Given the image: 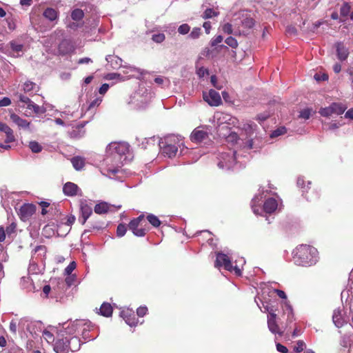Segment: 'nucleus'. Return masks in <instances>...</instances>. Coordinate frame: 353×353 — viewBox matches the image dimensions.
<instances>
[{"label": "nucleus", "instance_id": "nucleus-7", "mask_svg": "<svg viewBox=\"0 0 353 353\" xmlns=\"http://www.w3.org/2000/svg\"><path fill=\"white\" fill-rule=\"evenodd\" d=\"M222 117H219L218 123V132L219 133V136L222 137H225L228 141H237L238 136L235 132H230V129L227 125H224L223 122L228 120V118L230 117L227 114H221Z\"/></svg>", "mask_w": 353, "mask_h": 353}, {"label": "nucleus", "instance_id": "nucleus-21", "mask_svg": "<svg viewBox=\"0 0 353 353\" xmlns=\"http://www.w3.org/2000/svg\"><path fill=\"white\" fill-rule=\"evenodd\" d=\"M21 286L27 292H34L36 290L33 280L29 275L21 277Z\"/></svg>", "mask_w": 353, "mask_h": 353}, {"label": "nucleus", "instance_id": "nucleus-30", "mask_svg": "<svg viewBox=\"0 0 353 353\" xmlns=\"http://www.w3.org/2000/svg\"><path fill=\"white\" fill-rule=\"evenodd\" d=\"M43 16L49 21H54L58 17V12L52 8H48L43 12Z\"/></svg>", "mask_w": 353, "mask_h": 353}, {"label": "nucleus", "instance_id": "nucleus-9", "mask_svg": "<svg viewBox=\"0 0 353 353\" xmlns=\"http://www.w3.org/2000/svg\"><path fill=\"white\" fill-rule=\"evenodd\" d=\"M151 99V94L148 92L145 88H139V90L134 94L132 97V100L129 102L130 103H134L139 108H143Z\"/></svg>", "mask_w": 353, "mask_h": 353}, {"label": "nucleus", "instance_id": "nucleus-55", "mask_svg": "<svg viewBox=\"0 0 353 353\" xmlns=\"http://www.w3.org/2000/svg\"><path fill=\"white\" fill-rule=\"evenodd\" d=\"M102 102V97H97L95 99H94L92 101L90 102L88 109H92L94 107L99 106L101 103Z\"/></svg>", "mask_w": 353, "mask_h": 353}, {"label": "nucleus", "instance_id": "nucleus-48", "mask_svg": "<svg viewBox=\"0 0 353 353\" xmlns=\"http://www.w3.org/2000/svg\"><path fill=\"white\" fill-rule=\"evenodd\" d=\"M305 347V344L303 341H298L296 342V345L294 347V350L296 352L299 353L302 352Z\"/></svg>", "mask_w": 353, "mask_h": 353}, {"label": "nucleus", "instance_id": "nucleus-29", "mask_svg": "<svg viewBox=\"0 0 353 353\" xmlns=\"http://www.w3.org/2000/svg\"><path fill=\"white\" fill-rule=\"evenodd\" d=\"M92 208L87 204H81V212L82 216V223L84 224L92 214Z\"/></svg>", "mask_w": 353, "mask_h": 353}, {"label": "nucleus", "instance_id": "nucleus-6", "mask_svg": "<svg viewBox=\"0 0 353 353\" xmlns=\"http://www.w3.org/2000/svg\"><path fill=\"white\" fill-rule=\"evenodd\" d=\"M215 267H223L228 271H234L236 275H241V268L237 265L234 266L231 263L230 257L222 252H218L216 254Z\"/></svg>", "mask_w": 353, "mask_h": 353}, {"label": "nucleus", "instance_id": "nucleus-49", "mask_svg": "<svg viewBox=\"0 0 353 353\" xmlns=\"http://www.w3.org/2000/svg\"><path fill=\"white\" fill-rule=\"evenodd\" d=\"M311 184L310 181H307V188L305 186V181L303 178H298L297 185L299 187L303 189V192H305L307 188H310L309 185Z\"/></svg>", "mask_w": 353, "mask_h": 353}, {"label": "nucleus", "instance_id": "nucleus-22", "mask_svg": "<svg viewBox=\"0 0 353 353\" xmlns=\"http://www.w3.org/2000/svg\"><path fill=\"white\" fill-rule=\"evenodd\" d=\"M0 131L6 134L5 142L9 143L15 141L13 130L6 123L0 122Z\"/></svg>", "mask_w": 353, "mask_h": 353}, {"label": "nucleus", "instance_id": "nucleus-56", "mask_svg": "<svg viewBox=\"0 0 353 353\" xmlns=\"http://www.w3.org/2000/svg\"><path fill=\"white\" fill-rule=\"evenodd\" d=\"M76 268V263L74 261L71 262L65 269V274L69 275Z\"/></svg>", "mask_w": 353, "mask_h": 353}, {"label": "nucleus", "instance_id": "nucleus-1", "mask_svg": "<svg viewBox=\"0 0 353 353\" xmlns=\"http://www.w3.org/2000/svg\"><path fill=\"white\" fill-rule=\"evenodd\" d=\"M293 260L296 265L309 267L315 265L318 260L317 250L308 245H300L292 252Z\"/></svg>", "mask_w": 353, "mask_h": 353}, {"label": "nucleus", "instance_id": "nucleus-14", "mask_svg": "<svg viewBox=\"0 0 353 353\" xmlns=\"http://www.w3.org/2000/svg\"><path fill=\"white\" fill-rule=\"evenodd\" d=\"M36 206L31 203H25L19 210L18 214L23 221L28 220L35 212Z\"/></svg>", "mask_w": 353, "mask_h": 353}, {"label": "nucleus", "instance_id": "nucleus-63", "mask_svg": "<svg viewBox=\"0 0 353 353\" xmlns=\"http://www.w3.org/2000/svg\"><path fill=\"white\" fill-rule=\"evenodd\" d=\"M154 82L158 85H163L165 81H168L167 78L163 77H157L154 79Z\"/></svg>", "mask_w": 353, "mask_h": 353}, {"label": "nucleus", "instance_id": "nucleus-38", "mask_svg": "<svg viewBox=\"0 0 353 353\" xmlns=\"http://www.w3.org/2000/svg\"><path fill=\"white\" fill-rule=\"evenodd\" d=\"M29 148L32 152L38 153L41 151V145L37 141H30L29 143Z\"/></svg>", "mask_w": 353, "mask_h": 353}, {"label": "nucleus", "instance_id": "nucleus-8", "mask_svg": "<svg viewBox=\"0 0 353 353\" xmlns=\"http://www.w3.org/2000/svg\"><path fill=\"white\" fill-rule=\"evenodd\" d=\"M265 312H268V327L269 330L273 334L282 336L285 329L283 326L279 325L276 321V314L274 311L268 306L265 307Z\"/></svg>", "mask_w": 353, "mask_h": 353}, {"label": "nucleus", "instance_id": "nucleus-54", "mask_svg": "<svg viewBox=\"0 0 353 353\" xmlns=\"http://www.w3.org/2000/svg\"><path fill=\"white\" fill-rule=\"evenodd\" d=\"M200 34H201V28H193V30L190 32L189 37L191 39H195L199 38Z\"/></svg>", "mask_w": 353, "mask_h": 353}, {"label": "nucleus", "instance_id": "nucleus-45", "mask_svg": "<svg viewBox=\"0 0 353 353\" xmlns=\"http://www.w3.org/2000/svg\"><path fill=\"white\" fill-rule=\"evenodd\" d=\"M127 231V228L125 224L121 223L117 226V234L119 237H122L125 235Z\"/></svg>", "mask_w": 353, "mask_h": 353}, {"label": "nucleus", "instance_id": "nucleus-37", "mask_svg": "<svg viewBox=\"0 0 353 353\" xmlns=\"http://www.w3.org/2000/svg\"><path fill=\"white\" fill-rule=\"evenodd\" d=\"M83 12L80 9H75L72 12L71 17L74 21H79L83 17Z\"/></svg>", "mask_w": 353, "mask_h": 353}, {"label": "nucleus", "instance_id": "nucleus-35", "mask_svg": "<svg viewBox=\"0 0 353 353\" xmlns=\"http://www.w3.org/2000/svg\"><path fill=\"white\" fill-rule=\"evenodd\" d=\"M110 206L109 205L105 202H102L99 204H97L94 207V212L97 214H104L108 212L109 210Z\"/></svg>", "mask_w": 353, "mask_h": 353}, {"label": "nucleus", "instance_id": "nucleus-33", "mask_svg": "<svg viewBox=\"0 0 353 353\" xmlns=\"http://www.w3.org/2000/svg\"><path fill=\"white\" fill-rule=\"evenodd\" d=\"M71 162L74 168L77 170H81L84 166V159L79 157L72 158Z\"/></svg>", "mask_w": 353, "mask_h": 353}, {"label": "nucleus", "instance_id": "nucleus-51", "mask_svg": "<svg viewBox=\"0 0 353 353\" xmlns=\"http://www.w3.org/2000/svg\"><path fill=\"white\" fill-rule=\"evenodd\" d=\"M10 46L13 51L16 52H19L23 50V45L18 43L15 41L10 42Z\"/></svg>", "mask_w": 353, "mask_h": 353}, {"label": "nucleus", "instance_id": "nucleus-25", "mask_svg": "<svg viewBox=\"0 0 353 353\" xmlns=\"http://www.w3.org/2000/svg\"><path fill=\"white\" fill-rule=\"evenodd\" d=\"M208 137L205 131L199 128H196L191 134V140L196 143H199L205 140Z\"/></svg>", "mask_w": 353, "mask_h": 353}, {"label": "nucleus", "instance_id": "nucleus-24", "mask_svg": "<svg viewBox=\"0 0 353 353\" xmlns=\"http://www.w3.org/2000/svg\"><path fill=\"white\" fill-rule=\"evenodd\" d=\"M79 190V189L77 185L72 182L66 183L63 188L64 194L70 196L77 195Z\"/></svg>", "mask_w": 353, "mask_h": 353}, {"label": "nucleus", "instance_id": "nucleus-34", "mask_svg": "<svg viewBox=\"0 0 353 353\" xmlns=\"http://www.w3.org/2000/svg\"><path fill=\"white\" fill-rule=\"evenodd\" d=\"M241 30H244L245 31V34H247V30L253 27L254 23V20L252 18H245L241 21Z\"/></svg>", "mask_w": 353, "mask_h": 353}, {"label": "nucleus", "instance_id": "nucleus-62", "mask_svg": "<svg viewBox=\"0 0 353 353\" xmlns=\"http://www.w3.org/2000/svg\"><path fill=\"white\" fill-rule=\"evenodd\" d=\"M19 99L21 102L26 103L27 105L32 101L28 97L21 94H18Z\"/></svg>", "mask_w": 353, "mask_h": 353}, {"label": "nucleus", "instance_id": "nucleus-2", "mask_svg": "<svg viewBox=\"0 0 353 353\" xmlns=\"http://www.w3.org/2000/svg\"><path fill=\"white\" fill-rule=\"evenodd\" d=\"M129 147L125 142H114L109 144L107 147V153L110 157L106 159V163H111L113 168H120L128 161Z\"/></svg>", "mask_w": 353, "mask_h": 353}, {"label": "nucleus", "instance_id": "nucleus-18", "mask_svg": "<svg viewBox=\"0 0 353 353\" xmlns=\"http://www.w3.org/2000/svg\"><path fill=\"white\" fill-rule=\"evenodd\" d=\"M54 350L57 353H68V345L66 343L65 337H59L57 335V340L54 344Z\"/></svg>", "mask_w": 353, "mask_h": 353}, {"label": "nucleus", "instance_id": "nucleus-43", "mask_svg": "<svg viewBox=\"0 0 353 353\" xmlns=\"http://www.w3.org/2000/svg\"><path fill=\"white\" fill-rule=\"evenodd\" d=\"M351 10V7L348 3H345L341 8L340 12L343 17H346L349 14Z\"/></svg>", "mask_w": 353, "mask_h": 353}, {"label": "nucleus", "instance_id": "nucleus-27", "mask_svg": "<svg viewBox=\"0 0 353 353\" xmlns=\"http://www.w3.org/2000/svg\"><path fill=\"white\" fill-rule=\"evenodd\" d=\"M336 48L338 59L341 61L345 60L349 55L348 49L341 43H338Z\"/></svg>", "mask_w": 353, "mask_h": 353}, {"label": "nucleus", "instance_id": "nucleus-28", "mask_svg": "<svg viewBox=\"0 0 353 353\" xmlns=\"http://www.w3.org/2000/svg\"><path fill=\"white\" fill-rule=\"evenodd\" d=\"M105 59L113 69L121 67L123 61L119 57L113 55H108Z\"/></svg>", "mask_w": 353, "mask_h": 353}, {"label": "nucleus", "instance_id": "nucleus-47", "mask_svg": "<svg viewBox=\"0 0 353 353\" xmlns=\"http://www.w3.org/2000/svg\"><path fill=\"white\" fill-rule=\"evenodd\" d=\"M225 43L232 48H236L238 46L237 41L232 37H228L225 41Z\"/></svg>", "mask_w": 353, "mask_h": 353}, {"label": "nucleus", "instance_id": "nucleus-57", "mask_svg": "<svg viewBox=\"0 0 353 353\" xmlns=\"http://www.w3.org/2000/svg\"><path fill=\"white\" fill-rule=\"evenodd\" d=\"M68 45V41H62L60 44H59V52L63 53V54H65V53H68L69 52V50H70V49L68 50V49H63V48Z\"/></svg>", "mask_w": 353, "mask_h": 353}, {"label": "nucleus", "instance_id": "nucleus-44", "mask_svg": "<svg viewBox=\"0 0 353 353\" xmlns=\"http://www.w3.org/2000/svg\"><path fill=\"white\" fill-rule=\"evenodd\" d=\"M285 133H286V128L285 127H280L272 132L270 137H277L280 135L284 134Z\"/></svg>", "mask_w": 353, "mask_h": 353}, {"label": "nucleus", "instance_id": "nucleus-31", "mask_svg": "<svg viewBox=\"0 0 353 353\" xmlns=\"http://www.w3.org/2000/svg\"><path fill=\"white\" fill-rule=\"evenodd\" d=\"M100 314L106 317L110 316L112 314L111 305L108 303H103L100 307Z\"/></svg>", "mask_w": 353, "mask_h": 353}, {"label": "nucleus", "instance_id": "nucleus-3", "mask_svg": "<svg viewBox=\"0 0 353 353\" xmlns=\"http://www.w3.org/2000/svg\"><path fill=\"white\" fill-rule=\"evenodd\" d=\"M77 327H83L84 331H90V323L85 320H75L64 323L57 330L59 337H70L77 335Z\"/></svg>", "mask_w": 353, "mask_h": 353}, {"label": "nucleus", "instance_id": "nucleus-17", "mask_svg": "<svg viewBox=\"0 0 353 353\" xmlns=\"http://www.w3.org/2000/svg\"><path fill=\"white\" fill-rule=\"evenodd\" d=\"M120 315L130 326L132 327L137 325L138 321H137L134 312L132 310H121Z\"/></svg>", "mask_w": 353, "mask_h": 353}, {"label": "nucleus", "instance_id": "nucleus-40", "mask_svg": "<svg viewBox=\"0 0 353 353\" xmlns=\"http://www.w3.org/2000/svg\"><path fill=\"white\" fill-rule=\"evenodd\" d=\"M147 219L150 223H151L154 227H159L161 224V221L158 217L153 214H149Z\"/></svg>", "mask_w": 353, "mask_h": 353}, {"label": "nucleus", "instance_id": "nucleus-20", "mask_svg": "<svg viewBox=\"0 0 353 353\" xmlns=\"http://www.w3.org/2000/svg\"><path fill=\"white\" fill-rule=\"evenodd\" d=\"M46 112L44 106H39L34 103L32 101L27 105V111L25 113L26 116H31L32 113L43 114Z\"/></svg>", "mask_w": 353, "mask_h": 353}, {"label": "nucleus", "instance_id": "nucleus-15", "mask_svg": "<svg viewBox=\"0 0 353 353\" xmlns=\"http://www.w3.org/2000/svg\"><path fill=\"white\" fill-rule=\"evenodd\" d=\"M222 30L224 33L228 34H234L235 36L245 35V31L241 30L238 23L235 22L234 24L227 23L222 26Z\"/></svg>", "mask_w": 353, "mask_h": 353}, {"label": "nucleus", "instance_id": "nucleus-5", "mask_svg": "<svg viewBox=\"0 0 353 353\" xmlns=\"http://www.w3.org/2000/svg\"><path fill=\"white\" fill-rule=\"evenodd\" d=\"M217 165L219 168L230 170L236 164V151L228 149L219 153Z\"/></svg>", "mask_w": 353, "mask_h": 353}, {"label": "nucleus", "instance_id": "nucleus-58", "mask_svg": "<svg viewBox=\"0 0 353 353\" xmlns=\"http://www.w3.org/2000/svg\"><path fill=\"white\" fill-rule=\"evenodd\" d=\"M30 323L27 319H21L19 323V327L20 329H24L25 327H27L28 330H30Z\"/></svg>", "mask_w": 353, "mask_h": 353}, {"label": "nucleus", "instance_id": "nucleus-36", "mask_svg": "<svg viewBox=\"0 0 353 353\" xmlns=\"http://www.w3.org/2000/svg\"><path fill=\"white\" fill-rule=\"evenodd\" d=\"M75 219H75V216L74 215H69V216H67L65 222L62 223V225H60L59 227L65 226V227H67L65 230L67 232H69L70 230V226L75 221Z\"/></svg>", "mask_w": 353, "mask_h": 353}, {"label": "nucleus", "instance_id": "nucleus-59", "mask_svg": "<svg viewBox=\"0 0 353 353\" xmlns=\"http://www.w3.org/2000/svg\"><path fill=\"white\" fill-rule=\"evenodd\" d=\"M11 104V100L8 97H3L0 100V107H6Z\"/></svg>", "mask_w": 353, "mask_h": 353}, {"label": "nucleus", "instance_id": "nucleus-12", "mask_svg": "<svg viewBox=\"0 0 353 353\" xmlns=\"http://www.w3.org/2000/svg\"><path fill=\"white\" fill-rule=\"evenodd\" d=\"M203 98L211 106H218L221 103V98L219 92L214 90H209L208 92L203 93Z\"/></svg>", "mask_w": 353, "mask_h": 353}, {"label": "nucleus", "instance_id": "nucleus-13", "mask_svg": "<svg viewBox=\"0 0 353 353\" xmlns=\"http://www.w3.org/2000/svg\"><path fill=\"white\" fill-rule=\"evenodd\" d=\"M143 219L144 216L140 215L137 218L132 219L128 225L129 229L132 230L135 236H143L145 234V230L144 228H139V226L141 225V222Z\"/></svg>", "mask_w": 353, "mask_h": 353}, {"label": "nucleus", "instance_id": "nucleus-50", "mask_svg": "<svg viewBox=\"0 0 353 353\" xmlns=\"http://www.w3.org/2000/svg\"><path fill=\"white\" fill-rule=\"evenodd\" d=\"M311 115V109L310 108H305L302 110L300 112L299 117L304 119H308Z\"/></svg>", "mask_w": 353, "mask_h": 353}, {"label": "nucleus", "instance_id": "nucleus-11", "mask_svg": "<svg viewBox=\"0 0 353 353\" xmlns=\"http://www.w3.org/2000/svg\"><path fill=\"white\" fill-rule=\"evenodd\" d=\"M277 295L284 299L283 302L282 303V308L283 310V315L287 316V322L288 323H292L293 321V310L292 306L289 304V302L287 301V296L285 293V292L280 290H275Z\"/></svg>", "mask_w": 353, "mask_h": 353}, {"label": "nucleus", "instance_id": "nucleus-61", "mask_svg": "<svg viewBox=\"0 0 353 353\" xmlns=\"http://www.w3.org/2000/svg\"><path fill=\"white\" fill-rule=\"evenodd\" d=\"M75 278H76V276L74 274L68 275V276L65 278V282H66L67 285L68 286H71L72 285H73Z\"/></svg>", "mask_w": 353, "mask_h": 353}, {"label": "nucleus", "instance_id": "nucleus-41", "mask_svg": "<svg viewBox=\"0 0 353 353\" xmlns=\"http://www.w3.org/2000/svg\"><path fill=\"white\" fill-rule=\"evenodd\" d=\"M43 337L49 343L54 341V337L51 331L44 330L43 332Z\"/></svg>", "mask_w": 353, "mask_h": 353}, {"label": "nucleus", "instance_id": "nucleus-39", "mask_svg": "<svg viewBox=\"0 0 353 353\" xmlns=\"http://www.w3.org/2000/svg\"><path fill=\"white\" fill-rule=\"evenodd\" d=\"M218 14H219V12H217L212 8H208L203 12V17L204 19H210L213 17L217 16Z\"/></svg>", "mask_w": 353, "mask_h": 353}, {"label": "nucleus", "instance_id": "nucleus-60", "mask_svg": "<svg viewBox=\"0 0 353 353\" xmlns=\"http://www.w3.org/2000/svg\"><path fill=\"white\" fill-rule=\"evenodd\" d=\"M223 37L221 35L216 36L211 41L212 46H215L223 41Z\"/></svg>", "mask_w": 353, "mask_h": 353}, {"label": "nucleus", "instance_id": "nucleus-19", "mask_svg": "<svg viewBox=\"0 0 353 353\" xmlns=\"http://www.w3.org/2000/svg\"><path fill=\"white\" fill-rule=\"evenodd\" d=\"M65 339L66 340V343L68 345V350H71L72 352H76L79 350L81 346L80 339L77 335L68 337L65 336Z\"/></svg>", "mask_w": 353, "mask_h": 353}, {"label": "nucleus", "instance_id": "nucleus-46", "mask_svg": "<svg viewBox=\"0 0 353 353\" xmlns=\"http://www.w3.org/2000/svg\"><path fill=\"white\" fill-rule=\"evenodd\" d=\"M35 85H36V84L34 83L28 81L24 83V84L23 85V89L24 92H29L34 90Z\"/></svg>", "mask_w": 353, "mask_h": 353}, {"label": "nucleus", "instance_id": "nucleus-10", "mask_svg": "<svg viewBox=\"0 0 353 353\" xmlns=\"http://www.w3.org/2000/svg\"><path fill=\"white\" fill-rule=\"evenodd\" d=\"M347 107L342 103H333L328 107L322 108L319 110V114L325 117H332L334 115L342 114Z\"/></svg>", "mask_w": 353, "mask_h": 353}, {"label": "nucleus", "instance_id": "nucleus-52", "mask_svg": "<svg viewBox=\"0 0 353 353\" xmlns=\"http://www.w3.org/2000/svg\"><path fill=\"white\" fill-rule=\"evenodd\" d=\"M105 79L108 80H113L116 79H119L121 81H124L125 79L123 77H122L120 74L118 73H110L108 74L105 77Z\"/></svg>", "mask_w": 353, "mask_h": 353}, {"label": "nucleus", "instance_id": "nucleus-53", "mask_svg": "<svg viewBox=\"0 0 353 353\" xmlns=\"http://www.w3.org/2000/svg\"><path fill=\"white\" fill-rule=\"evenodd\" d=\"M190 26L188 24L184 23L179 27L178 32L181 34H186L190 31Z\"/></svg>", "mask_w": 353, "mask_h": 353}, {"label": "nucleus", "instance_id": "nucleus-16", "mask_svg": "<svg viewBox=\"0 0 353 353\" xmlns=\"http://www.w3.org/2000/svg\"><path fill=\"white\" fill-rule=\"evenodd\" d=\"M343 308L338 307L334 310L332 315V321L337 327H341L346 322V318L343 312Z\"/></svg>", "mask_w": 353, "mask_h": 353}, {"label": "nucleus", "instance_id": "nucleus-42", "mask_svg": "<svg viewBox=\"0 0 353 353\" xmlns=\"http://www.w3.org/2000/svg\"><path fill=\"white\" fill-rule=\"evenodd\" d=\"M165 37L163 33L154 34L152 37V41L157 43H162L165 40Z\"/></svg>", "mask_w": 353, "mask_h": 353}, {"label": "nucleus", "instance_id": "nucleus-64", "mask_svg": "<svg viewBox=\"0 0 353 353\" xmlns=\"http://www.w3.org/2000/svg\"><path fill=\"white\" fill-rule=\"evenodd\" d=\"M148 311L146 307H139L137 310V314L139 316H143Z\"/></svg>", "mask_w": 353, "mask_h": 353}, {"label": "nucleus", "instance_id": "nucleus-32", "mask_svg": "<svg viewBox=\"0 0 353 353\" xmlns=\"http://www.w3.org/2000/svg\"><path fill=\"white\" fill-rule=\"evenodd\" d=\"M263 198L262 195H256L254 197L252 201V208L254 214L259 213L260 202Z\"/></svg>", "mask_w": 353, "mask_h": 353}, {"label": "nucleus", "instance_id": "nucleus-4", "mask_svg": "<svg viewBox=\"0 0 353 353\" xmlns=\"http://www.w3.org/2000/svg\"><path fill=\"white\" fill-rule=\"evenodd\" d=\"M182 145L183 143L180 138L174 135L167 137L159 142L162 154L169 158L175 157L179 148H181Z\"/></svg>", "mask_w": 353, "mask_h": 353}, {"label": "nucleus", "instance_id": "nucleus-23", "mask_svg": "<svg viewBox=\"0 0 353 353\" xmlns=\"http://www.w3.org/2000/svg\"><path fill=\"white\" fill-rule=\"evenodd\" d=\"M278 208L277 201L274 198H269L265 200L263 204V210L266 213L271 214Z\"/></svg>", "mask_w": 353, "mask_h": 353}, {"label": "nucleus", "instance_id": "nucleus-26", "mask_svg": "<svg viewBox=\"0 0 353 353\" xmlns=\"http://www.w3.org/2000/svg\"><path fill=\"white\" fill-rule=\"evenodd\" d=\"M11 121L14 123L19 128L27 129L29 128L30 122L27 120L22 119L19 115L12 113L10 114Z\"/></svg>", "mask_w": 353, "mask_h": 353}]
</instances>
